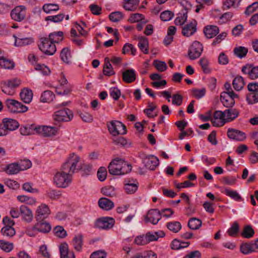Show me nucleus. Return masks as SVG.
Listing matches in <instances>:
<instances>
[{
    "instance_id": "1",
    "label": "nucleus",
    "mask_w": 258,
    "mask_h": 258,
    "mask_svg": "<svg viewBox=\"0 0 258 258\" xmlns=\"http://www.w3.org/2000/svg\"><path fill=\"white\" fill-rule=\"evenodd\" d=\"M80 160V157L74 153L69 155L62 165L60 171L54 175V182L58 187L66 188L71 183L73 174L81 168L78 166Z\"/></svg>"
},
{
    "instance_id": "2",
    "label": "nucleus",
    "mask_w": 258,
    "mask_h": 258,
    "mask_svg": "<svg viewBox=\"0 0 258 258\" xmlns=\"http://www.w3.org/2000/svg\"><path fill=\"white\" fill-rule=\"evenodd\" d=\"M132 168L131 164L119 158L113 159L108 167L109 173L114 175L127 174L131 171Z\"/></svg>"
},
{
    "instance_id": "3",
    "label": "nucleus",
    "mask_w": 258,
    "mask_h": 258,
    "mask_svg": "<svg viewBox=\"0 0 258 258\" xmlns=\"http://www.w3.org/2000/svg\"><path fill=\"white\" fill-rule=\"evenodd\" d=\"M107 126L110 134L113 136L124 135L127 132L125 125L119 121H111L107 123Z\"/></svg>"
},
{
    "instance_id": "4",
    "label": "nucleus",
    "mask_w": 258,
    "mask_h": 258,
    "mask_svg": "<svg viewBox=\"0 0 258 258\" xmlns=\"http://www.w3.org/2000/svg\"><path fill=\"white\" fill-rule=\"evenodd\" d=\"M39 49L44 54L52 55L56 51L55 44H53L47 37H42L40 39V43L38 45Z\"/></svg>"
},
{
    "instance_id": "5",
    "label": "nucleus",
    "mask_w": 258,
    "mask_h": 258,
    "mask_svg": "<svg viewBox=\"0 0 258 258\" xmlns=\"http://www.w3.org/2000/svg\"><path fill=\"white\" fill-rule=\"evenodd\" d=\"M5 103L9 111L11 112H25L28 110V107L26 106L14 99H7Z\"/></svg>"
},
{
    "instance_id": "6",
    "label": "nucleus",
    "mask_w": 258,
    "mask_h": 258,
    "mask_svg": "<svg viewBox=\"0 0 258 258\" xmlns=\"http://www.w3.org/2000/svg\"><path fill=\"white\" fill-rule=\"evenodd\" d=\"M73 117V114L71 110L64 108L55 112L53 115L54 121L57 122L69 121Z\"/></svg>"
},
{
    "instance_id": "7",
    "label": "nucleus",
    "mask_w": 258,
    "mask_h": 258,
    "mask_svg": "<svg viewBox=\"0 0 258 258\" xmlns=\"http://www.w3.org/2000/svg\"><path fill=\"white\" fill-rule=\"evenodd\" d=\"M203 50L202 44L197 41H195L190 46L188 51V56L191 60L199 58Z\"/></svg>"
},
{
    "instance_id": "8",
    "label": "nucleus",
    "mask_w": 258,
    "mask_h": 258,
    "mask_svg": "<svg viewBox=\"0 0 258 258\" xmlns=\"http://www.w3.org/2000/svg\"><path fill=\"white\" fill-rule=\"evenodd\" d=\"M238 96L234 92L229 93H221L220 95V100L223 105L227 108H232L235 104V98H238Z\"/></svg>"
},
{
    "instance_id": "9",
    "label": "nucleus",
    "mask_w": 258,
    "mask_h": 258,
    "mask_svg": "<svg viewBox=\"0 0 258 258\" xmlns=\"http://www.w3.org/2000/svg\"><path fill=\"white\" fill-rule=\"evenodd\" d=\"M241 72L243 74L247 75V77L251 80H255L258 78V66L252 63H247L241 68Z\"/></svg>"
},
{
    "instance_id": "10",
    "label": "nucleus",
    "mask_w": 258,
    "mask_h": 258,
    "mask_svg": "<svg viewBox=\"0 0 258 258\" xmlns=\"http://www.w3.org/2000/svg\"><path fill=\"white\" fill-rule=\"evenodd\" d=\"M26 14V7L24 6H18L11 11V17L16 21L21 22L25 19Z\"/></svg>"
},
{
    "instance_id": "11",
    "label": "nucleus",
    "mask_w": 258,
    "mask_h": 258,
    "mask_svg": "<svg viewBox=\"0 0 258 258\" xmlns=\"http://www.w3.org/2000/svg\"><path fill=\"white\" fill-rule=\"evenodd\" d=\"M197 21L195 19L192 20L182 27L181 34L187 37L193 35L197 31Z\"/></svg>"
},
{
    "instance_id": "12",
    "label": "nucleus",
    "mask_w": 258,
    "mask_h": 258,
    "mask_svg": "<svg viewBox=\"0 0 258 258\" xmlns=\"http://www.w3.org/2000/svg\"><path fill=\"white\" fill-rule=\"evenodd\" d=\"M161 219V213L157 209H150L145 218L146 222H151L154 225L158 223Z\"/></svg>"
},
{
    "instance_id": "13",
    "label": "nucleus",
    "mask_w": 258,
    "mask_h": 258,
    "mask_svg": "<svg viewBox=\"0 0 258 258\" xmlns=\"http://www.w3.org/2000/svg\"><path fill=\"white\" fill-rule=\"evenodd\" d=\"M37 134L43 137H50L56 135L57 132V128L55 127L50 126H37Z\"/></svg>"
},
{
    "instance_id": "14",
    "label": "nucleus",
    "mask_w": 258,
    "mask_h": 258,
    "mask_svg": "<svg viewBox=\"0 0 258 258\" xmlns=\"http://www.w3.org/2000/svg\"><path fill=\"white\" fill-rule=\"evenodd\" d=\"M115 220L111 217H103L97 220L96 225L100 229H110L114 225Z\"/></svg>"
},
{
    "instance_id": "15",
    "label": "nucleus",
    "mask_w": 258,
    "mask_h": 258,
    "mask_svg": "<svg viewBox=\"0 0 258 258\" xmlns=\"http://www.w3.org/2000/svg\"><path fill=\"white\" fill-rule=\"evenodd\" d=\"M227 134L228 138L230 139L238 141H243L246 137L244 132L234 128H229Z\"/></svg>"
},
{
    "instance_id": "16",
    "label": "nucleus",
    "mask_w": 258,
    "mask_h": 258,
    "mask_svg": "<svg viewBox=\"0 0 258 258\" xmlns=\"http://www.w3.org/2000/svg\"><path fill=\"white\" fill-rule=\"evenodd\" d=\"M36 216V221L44 220L50 214V210L48 206L45 204H41L37 209Z\"/></svg>"
},
{
    "instance_id": "17",
    "label": "nucleus",
    "mask_w": 258,
    "mask_h": 258,
    "mask_svg": "<svg viewBox=\"0 0 258 258\" xmlns=\"http://www.w3.org/2000/svg\"><path fill=\"white\" fill-rule=\"evenodd\" d=\"M122 80L124 82L130 84L134 82L137 78L135 71L133 69H127L122 73Z\"/></svg>"
},
{
    "instance_id": "18",
    "label": "nucleus",
    "mask_w": 258,
    "mask_h": 258,
    "mask_svg": "<svg viewBox=\"0 0 258 258\" xmlns=\"http://www.w3.org/2000/svg\"><path fill=\"white\" fill-rule=\"evenodd\" d=\"M143 163L147 168L153 170L158 166L159 161L157 157L150 156L145 157L143 159Z\"/></svg>"
},
{
    "instance_id": "19",
    "label": "nucleus",
    "mask_w": 258,
    "mask_h": 258,
    "mask_svg": "<svg viewBox=\"0 0 258 258\" xmlns=\"http://www.w3.org/2000/svg\"><path fill=\"white\" fill-rule=\"evenodd\" d=\"M60 258H75L73 251H69L68 244L66 242L62 243L59 246Z\"/></svg>"
},
{
    "instance_id": "20",
    "label": "nucleus",
    "mask_w": 258,
    "mask_h": 258,
    "mask_svg": "<svg viewBox=\"0 0 258 258\" xmlns=\"http://www.w3.org/2000/svg\"><path fill=\"white\" fill-rule=\"evenodd\" d=\"M20 215L23 220L27 223L31 222L33 218L31 210L27 206L22 205L20 207Z\"/></svg>"
},
{
    "instance_id": "21",
    "label": "nucleus",
    "mask_w": 258,
    "mask_h": 258,
    "mask_svg": "<svg viewBox=\"0 0 258 258\" xmlns=\"http://www.w3.org/2000/svg\"><path fill=\"white\" fill-rule=\"evenodd\" d=\"M204 33L207 38H212L219 33V29L217 26L208 25L204 28Z\"/></svg>"
},
{
    "instance_id": "22",
    "label": "nucleus",
    "mask_w": 258,
    "mask_h": 258,
    "mask_svg": "<svg viewBox=\"0 0 258 258\" xmlns=\"http://www.w3.org/2000/svg\"><path fill=\"white\" fill-rule=\"evenodd\" d=\"M225 119L224 121L229 122L233 121L238 117L239 114V111L235 108H230L225 110Z\"/></svg>"
},
{
    "instance_id": "23",
    "label": "nucleus",
    "mask_w": 258,
    "mask_h": 258,
    "mask_svg": "<svg viewBox=\"0 0 258 258\" xmlns=\"http://www.w3.org/2000/svg\"><path fill=\"white\" fill-rule=\"evenodd\" d=\"M188 11L187 9H184L177 14V17L174 20L176 25L181 26L184 24L187 19Z\"/></svg>"
},
{
    "instance_id": "24",
    "label": "nucleus",
    "mask_w": 258,
    "mask_h": 258,
    "mask_svg": "<svg viewBox=\"0 0 258 258\" xmlns=\"http://www.w3.org/2000/svg\"><path fill=\"white\" fill-rule=\"evenodd\" d=\"M240 251L244 254H248L256 252L254 242L242 243L240 246Z\"/></svg>"
},
{
    "instance_id": "25",
    "label": "nucleus",
    "mask_w": 258,
    "mask_h": 258,
    "mask_svg": "<svg viewBox=\"0 0 258 258\" xmlns=\"http://www.w3.org/2000/svg\"><path fill=\"white\" fill-rule=\"evenodd\" d=\"M21 99L25 103L31 102L33 98V93L31 90L24 88L20 94Z\"/></svg>"
},
{
    "instance_id": "26",
    "label": "nucleus",
    "mask_w": 258,
    "mask_h": 258,
    "mask_svg": "<svg viewBox=\"0 0 258 258\" xmlns=\"http://www.w3.org/2000/svg\"><path fill=\"white\" fill-rule=\"evenodd\" d=\"M98 205L100 208L105 210H110L114 207V203L106 198H101L98 201Z\"/></svg>"
},
{
    "instance_id": "27",
    "label": "nucleus",
    "mask_w": 258,
    "mask_h": 258,
    "mask_svg": "<svg viewBox=\"0 0 258 258\" xmlns=\"http://www.w3.org/2000/svg\"><path fill=\"white\" fill-rule=\"evenodd\" d=\"M122 7L128 11H135L139 5V0H123Z\"/></svg>"
},
{
    "instance_id": "28",
    "label": "nucleus",
    "mask_w": 258,
    "mask_h": 258,
    "mask_svg": "<svg viewBox=\"0 0 258 258\" xmlns=\"http://www.w3.org/2000/svg\"><path fill=\"white\" fill-rule=\"evenodd\" d=\"M37 221L36 224L39 232L47 233L51 230V227L49 223L44 221V220Z\"/></svg>"
},
{
    "instance_id": "29",
    "label": "nucleus",
    "mask_w": 258,
    "mask_h": 258,
    "mask_svg": "<svg viewBox=\"0 0 258 258\" xmlns=\"http://www.w3.org/2000/svg\"><path fill=\"white\" fill-rule=\"evenodd\" d=\"M37 126L34 124H31L28 126H21L20 132L21 135L28 136L37 134Z\"/></svg>"
},
{
    "instance_id": "30",
    "label": "nucleus",
    "mask_w": 258,
    "mask_h": 258,
    "mask_svg": "<svg viewBox=\"0 0 258 258\" xmlns=\"http://www.w3.org/2000/svg\"><path fill=\"white\" fill-rule=\"evenodd\" d=\"M148 241V243L150 242L156 241L159 237H163L165 236V233L162 231H159L155 232H149L145 235Z\"/></svg>"
},
{
    "instance_id": "31",
    "label": "nucleus",
    "mask_w": 258,
    "mask_h": 258,
    "mask_svg": "<svg viewBox=\"0 0 258 258\" xmlns=\"http://www.w3.org/2000/svg\"><path fill=\"white\" fill-rule=\"evenodd\" d=\"M53 44L58 43L61 41L63 39V32L62 31H57L52 32L49 34L48 38Z\"/></svg>"
},
{
    "instance_id": "32",
    "label": "nucleus",
    "mask_w": 258,
    "mask_h": 258,
    "mask_svg": "<svg viewBox=\"0 0 258 258\" xmlns=\"http://www.w3.org/2000/svg\"><path fill=\"white\" fill-rule=\"evenodd\" d=\"M1 233L6 239H9L15 235L16 231L13 227L9 225V226H4L2 228Z\"/></svg>"
},
{
    "instance_id": "33",
    "label": "nucleus",
    "mask_w": 258,
    "mask_h": 258,
    "mask_svg": "<svg viewBox=\"0 0 258 258\" xmlns=\"http://www.w3.org/2000/svg\"><path fill=\"white\" fill-rule=\"evenodd\" d=\"M20 171H21L20 167L18 163H13L8 164L5 169V171L9 175L16 174Z\"/></svg>"
},
{
    "instance_id": "34",
    "label": "nucleus",
    "mask_w": 258,
    "mask_h": 258,
    "mask_svg": "<svg viewBox=\"0 0 258 258\" xmlns=\"http://www.w3.org/2000/svg\"><path fill=\"white\" fill-rule=\"evenodd\" d=\"M3 122L6 123L8 131H14L18 128L19 126V124L16 120L11 118H4Z\"/></svg>"
},
{
    "instance_id": "35",
    "label": "nucleus",
    "mask_w": 258,
    "mask_h": 258,
    "mask_svg": "<svg viewBox=\"0 0 258 258\" xmlns=\"http://www.w3.org/2000/svg\"><path fill=\"white\" fill-rule=\"evenodd\" d=\"M72 244L74 248L78 251H80L82 248L83 236L81 234L76 235L73 239Z\"/></svg>"
},
{
    "instance_id": "36",
    "label": "nucleus",
    "mask_w": 258,
    "mask_h": 258,
    "mask_svg": "<svg viewBox=\"0 0 258 258\" xmlns=\"http://www.w3.org/2000/svg\"><path fill=\"white\" fill-rule=\"evenodd\" d=\"M148 44L149 42L147 38L141 37L139 38L138 46L144 54H148L149 53Z\"/></svg>"
},
{
    "instance_id": "37",
    "label": "nucleus",
    "mask_w": 258,
    "mask_h": 258,
    "mask_svg": "<svg viewBox=\"0 0 258 258\" xmlns=\"http://www.w3.org/2000/svg\"><path fill=\"white\" fill-rule=\"evenodd\" d=\"M244 85V79L241 76H236L232 82L233 87L236 91L241 90L243 88Z\"/></svg>"
},
{
    "instance_id": "38",
    "label": "nucleus",
    "mask_w": 258,
    "mask_h": 258,
    "mask_svg": "<svg viewBox=\"0 0 258 258\" xmlns=\"http://www.w3.org/2000/svg\"><path fill=\"white\" fill-rule=\"evenodd\" d=\"M103 72L104 75L110 76L115 74L113 68L110 63V60L108 58H105V63L103 67Z\"/></svg>"
},
{
    "instance_id": "39",
    "label": "nucleus",
    "mask_w": 258,
    "mask_h": 258,
    "mask_svg": "<svg viewBox=\"0 0 258 258\" xmlns=\"http://www.w3.org/2000/svg\"><path fill=\"white\" fill-rule=\"evenodd\" d=\"M254 231L252 226L250 225H247L244 226L242 231L241 233V236L243 238H250L253 236Z\"/></svg>"
},
{
    "instance_id": "40",
    "label": "nucleus",
    "mask_w": 258,
    "mask_h": 258,
    "mask_svg": "<svg viewBox=\"0 0 258 258\" xmlns=\"http://www.w3.org/2000/svg\"><path fill=\"white\" fill-rule=\"evenodd\" d=\"M61 59L66 63L71 62V54L70 50L68 47L63 48L60 53Z\"/></svg>"
},
{
    "instance_id": "41",
    "label": "nucleus",
    "mask_w": 258,
    "mask_h": 258,
    "mask_svg": "<svg viewBox=\"0 0 258 258\" xmlns=\"http://www.w3.org/2000/svg\"><path fill=\"white\" fill-rule=\"evenodd\" d=\"M14 244L6 239H0V248L6 252H9L13 250Z\"/></svg>"
},
{
    "instance_id": "42",
    "label": "nucleus",
    "mask_w": 258,
    "mask_h": 258,
    "mask_svg": "<svg viewBox=\"0 0 258 258\" xmlns=\"http://www.w3.org/2000/svg\"><path fill=\"white\" fill-rule=\"evenodd\" d=\"M55 97L54 93L50 91L46 90L43 92L41 97L40 101L42 102H50L52 101Z\"/></svg>"
},
{
    "instance_id": "43",
    "label": "nucleus",
    "mask_w": 258,
    "mask_h": 258,
    "mask_svg": "<svg viewBox=\"0 0 258 258\" xmlns=\"http://www.w3.org/2000/svg\"><path fill=\"white\" fill-rule=\"evenodd\" d=\"M45 195L47 198L52 200H56L60 198L61 192L58 190L49 189L46 191Z\"/></svg>"
},
{
    "instance_id": "44",
    "label": "nucleus",
    "mask_w": 258,
    "mask_h": 258,
    "mask_svg": "<svg viewBox=\"0 0 258 258\" xmlns=\"http://www.w3.org/2000/svg\"><path fill=\"white\" fill-rule=\"evenodd\" d=\"M202 222L196 218H191L188 222V227L192 230L199 229L202 226Z\"/></svg>"
},
{
    "instance_id": "45",
    "label": "nucleus",
    "mask_w": 258,
    "mask_h": 258,
    "mask_svg": "<svg viewBox=\"0 0 258 258\" xmlns=\"http://www.w3.org/2000/svg\"><path fill=\"white\" fill-rule=\"evenodd\" d=\"M101 192L103 195L109 197H113L116 195L115 188L111 185L102 187Z\"/></svg>"
},
{
    "instance_id": "46",
    "label": "nucleus",
    "mask_w": 258,
    "mask_h": 258,
    "mask_svg": "<svg viewBox=\"0 0 258 258\" xmlns=\"http://www.w3.org/2000/svg\"><path fill=\"white\" fill-rule=\"evenodd\" d=\"M72 90V86L67 85L66 86H59L56 88V93L58 95H68L71 93Z\"/></svg>"
},
{
    "instance_id": "47",
    "label": "nucleus",
    "mask_w": 258,
    "mask_h": 258,
    "mask_svg": "<svg viewBox=\"0 0 258 258\" xmlns=\"http://www.w3.org/2000/svg\"><path fill=\"white\" fill-rule=\"evenodd\" d=\"M166 227L170 231L177 233L181 229V224L178 221H172L168 222Z\"/></svg>"
},
{
    "instance_id": "48",
    "label": "nucleus",
    "mask_w": 258,
    "mask_h": 258,
    "mask_svg": "<svg viewBox=\"0 0 258 258\" xmlns=\"http://www.w3.org/2000/svg\"><path fill=\"white\" fill-rule=\"evenodd\" d=\"M138 187V184L128 181L124 184V189L127 194H133L137 191Z\"/></svg>"
},
{
    "instance_id": "49",
    "label": "nucleus",
    "mask_w": 258,
    "mask_h": 258,
    "mask_svg": "<svg viewBox=\"0 0 258 258\" xmlns=\"http://www.w3.org/2000/svg\"><path fill=\"white\" fill-rule=\"evenodd\" d=\"M54 234L57 237L63 238L67 235V231L61 226H56L53 229Z\"/></svg>"
},
{
    "instance_id": "50",
    "label": "nucleus",
    "mask_w": 258,
    "mask_h": 258,
    "mask_svg": "<svg viewBox=\"0 0 258 258\" xmlns=\"http://www.w3.org/2000/svg\"><path fill=\"white\" fill-rule=\"evenodd\" d=\"M234 54L240 58L244 57L248 52V49L244 46H238L233 50Z\"/></svg>"
},
{
    "instance_id": "51",
    "label": "nucleus",
    "mask_w": 258,
    "mask_h": 258,
    "mask_svg": "<svg viewBox=\"0 0 258 258\" xmlns=\"http://www.w3.org/2000/svg\"><path fill=\"white\" fill-rule=\"evenodd\" d=\"M42 9L47 14H50L53 12L57 11L59 9V6L54 4H45L43 5Z\"/></svg>"
},
{
    "instance_id": "52",
    "label": "nucleus",
    "mask_w": 258,
    "mask_h": 258,
    "mask_svg": "<svg viewBox=\"0 0 258 258\" xmlns=\"http://www.w3.org/2000/svg\"><path fill=\"white\" fill-rule=\"evenodd\" d=\"M225 194L230 197L236 201H241L242 198L241 196L236 190H230L229 189H226L224 191Z\"/></svg>"
},
{
    "instance_id": "53",
    "label": "nucleus",
    "mask_w": 258,
    "mask_h": 258,
    "mask_svg": "<svg viewBox=\"0 0 258 258\" xmlns=\"http://www.w3.org/2000/svg\"><path fill=\"white\" fill-rule=\"evenodd\" d=\"M14 37L16 38L15 42L16 46L27 45L33 42V40L32 38H17L15 36Z\"/></svg>"
},
{
    "instance_id": "54",
    "label": "nucleus",
    "mask_w": 258,
    "mask_h": 258,
    "mask_svg": "<svg viewBox=\"0 0 258 258\" xmlns=\"http://www.w3.org/2000/svg\"><path fill=\"white\" fill-rule=\"evenodd\" d=\"M0 66L6 69H12L15 66V63L13 61L2 57L0 59Z\"/></svg>"
},
{
    "instance_id": "55",
    "label": "nucleus",
    "mask_w": 258,
    "mask_h": 258,
    "mask_svg": "<svg viewBox=\"0 0 258 258\" xmlns=\"http://www.w3.org/2000/svg\"><path fill=\"white\" fill-rule=\"evenodd\" d=\"M34 69L35 70L40 72L44 76H48L50 74V69L43 64H35Z\"/></svg>"
},
{
    "instance_id": "56",
    "label": "nucleus",
    "mask_w": 258,
    "mask_h": 258,
    "mask_svg": "<svg viewBox=\"0 0 258 258\" xmlns=\"http://www.w3.org/2000/svg\"><path fill=\"white\" fill-rule=\"evenodd\" d=\"M130 51L131 52V54L133 55H135L136 53L137 49L133 44L128 43H125L123 46L122 53L125 54Z\"/></svg>"
},
{
    "instance_id": "57",
    "label": "nucleus",
    "mask_w": 258,
    "mask_h": 258,
    "mask_svg": "<svg viewBox=\"0 0 258 258\" xmlns=\"http://www.w3.org/2000/svg\"><path fill=\"white\" fill-rule=\"evenodd\" d=\"M123 18V14L120 11L114 12L110 14L109 18L110 20L113 22H117L121 20Z\"/></svg>"
},
{
    "instance_id": "58",
    "label": "nucleus",
    "mask_w": 258,
    "mask_h": 258,
    "mask_svg": "<svg viewBox=\"0 0 258 258\" xmlns=\"http://www.w3.org/2000/svg\"><path fill=\"white\" fill-rule=\"evenodd\" d=\"M246 100L248 104L252 105L258 102V93H249L246 96Z\"/></svg>"
},
{
    "instance_id": "59",
    "label": "nucleus",
    "mask_w": 258,
    "mask_h": 258,
    "mask_svg": "<svg viewBox=\"0 0 258 258\" xmlns=\"http://www.w3.org/2000/svg\"><path fill=\"white\" fill-rule=\"evenodd\" d=\"M239 231V224L237 222H234L231 227L228 230L227 233L229 236L235 237Z\"/></svg>"
},
{
    "instance_id": "60",
    "label": "nucleus",
    "mask_w": 258,
    "mask_h": 258,
    "mask_svg": "<svg viewBox=\"0 0 258 258\" xmlns=\"http://www.w3.org/2000/svg\"><path fill=\"white\" fill-rule=\"evenodd\" d=\"M64 17L63 14H59L54 16L46 17L45 19L46 21H50L54 23H58L62 21Z\"/></svg>"
},
{
    "instance_id": "61",
    "label": "nucleus",
    "mask_w": 258,
    "mask_h": 258,
    "mask_svg": "<svg viewBox=\"0 0 258 258\" xmlns=\"http://www.w3.org/2000/svg\"><path fill=\"white\" fill-rule=\"evenodd\" d=\"M199 63L204 73L209 74L211 72V69L209 67V61L207 59L202 58L199 60Z\"/></svg>"
},
{
    "instance_id": "62",
    "label": "nucleus",
    "mask_w": 258,
    "mask_h": 258,
    "mask_svg": "<svg viewBox=\"0 0 258 258\" xmlns=\"http://www.w3.org/2000/svg\"><path fill=\"white\" fill-rule=\"evenodd\" d=\"M174 13L170 11H165L160 14V18L163 21H168L172 19Z\"/></svg>"
},
{
    "instance_id": "63",
    "label": "nucleus",
    "mask_w": 258,
    "mask_h": 258,
    "mask_svg": "<svg viewBox=\"0 0 258 258\" xmlns=\"http://www.w3.org/2000/svg\"><path fill=\"white\" fill-rule=\"evenodd\" d=\"M111 97L115 100H117L121 96L120 90L117 87H111L109 89Z\"/></svg>"
},
{
    "instance_id": "64",
    "label": "nucleus",
    "mask_w": 258,
    "mask_h": 258,
    "mask_svg": "<svg viewBox=\"0 0 258 258\" xmlns=\"http://www.w3.org/2000/svg\"><path fill=\"white\" fill-rule=\"evenodd\" d=\"M136 258H157V255L156 254L151 251H145L143 255H141V254H137L135 256Z\"/></svg>"
}]
</instances>
